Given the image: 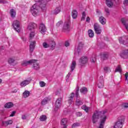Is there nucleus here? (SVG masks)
Masks as SVG:
<instances>
[{
	"mask_svg": "<svg viewBox=\"0 0 128 128\" xmlns=\"http://www.w3.org/2000/svg\"><path fill=\"white\" fill-rule=\"evenodd\" d=\"M106 110L100 112V111H96L92 115V122L94 124L98 122L99 118L100 120V124L98 128H104V122L106 120Z\"/></svg>",
	"mask_w": 128,
	"mask_h": 128,
	"instance_id": "1",
	"label": "nucleus"
},
{
	"mask_svg": "<svg viewBox=\"0 0 128 128\" xmlns=\"http://www.w3.org/2000/svg\"><path fill=\"white\" fill-rule=\"evenodd\" d=\"M124 122V116H121L118 118V120L116 123L114 128H122Z\"/></svg>",
	"mask_w": 128,
	"mask_h": 128,
	"instance_id": "2",
	"label": "nucleus"
},
{
	"mask_svg": "<svg viewBox=\"0 0 128 128\" xmlns=\"http://www.w3.org/2000/svg\"><path fill=\"white\" fill-rule=\"evenodd\" d=\"M40 6H38V4H34L31 8V12L34 16H36L40 12Z\"/></svg>",
	"mask_w": 128,
	"mask_h": 128,
	"instance_id": "3",
	"label": "nucleus"
},
{
	"mask_svg": "<svg viewBox=\"0 0 128 128\" xmlns=\"http://www.w3.org/2000/svg\"><path fill=\"white\" fill-rule=\"evenodd\" d=\"M37 2L38 3L35 4L40 6V8H41L42 12H46V2L44 0H39Z\"/></svg>",
	"mask_w": 128,
	"mask_h": 128,
	"instance_id": "4",
	"label": "nucleus"
},
{
	"mask_svg": "<svg viewBox=\"0 0 128 128\" xmlns=\"http://www.w3.org/2000/svg\"><path fill=\"white\" fill-rule=\"evenodd\" d=\"M42 46L44 48H48L50 46L51 50H54L56 48V42L54 41H50L49 44L44 42L43 43Z\"/></svg>",
	"mask_w": 128,
	"mask_h": 128,
	"instance_id": "5",
	"label": "nucleus"
},
{
	"mask_svg": "<svg viewBox=\"0 0 128 128\" xmlns=\"http://www.w3.org/2000/svg\"><path fill=\"white\" fill-rule=\"evenodd\" d=\"M70 28V20H69L68 21L65 22L63 26L62 30L64 32H68Z\"/></svg>",
	"mask_w": 128,
	"mask_h": 128,
	"instance_id": "6",
	"label": "nucleus"
},
{
	"mask_svg": "<svg viewBox=\"0 0 128 128\" xmlns=\"http://www.w3.org/2000/svg\"><path fill=\"white\" fill-rule=\"evenodd\" d=\"M12 26L16 32H20V21L18 20H16L14 21Z\"/></svg>",
	"mask_w": 128,
	"mask_h": 128,
	"instance_id": "7",
	"label": "nucleus"
},
{
	"mask_svg": "<svg viewBox=\"0 0 128 128\" xmlns=\"http://www.w3.org/2000/svg\"><path fill=\"white\" fill-rule=\"evenodd\" d=\"M94 29L96 34H102V29H100V26L98 24L95 23L94 24Z\"/></svg>",
	"mask_w": 128,
	"mask_h": 128,
	"instance_id": "8",
	"label": "nucleus"
},
{
	"mask_svg": "<svg viewBox=\"0 0 128 128\" xmlns=\"http://www.w3.org/2000/svg\"><path fill=\"white\" fill-rule=\"evenodd\" d=\"M68 118H63L60 120V124L62 126L63 128H68Z\"/></svg>",
	"mask_w": 128,
	"mask_h": 128,
	"instance_id": "9",
	"label": "nucleus"
},
{
	"mask_svg": "<svg viewBox=\"0 0 128 128\" xmlns=\"http://www.w3.org/2000/svg\"><path fill=\"white\" fill-rule=\"evenodd\" d=\"M88 57L83 56L80 59L79 62H80L81 66H82L84 64H86L88 62Z\"/></svg>",
	"mask_w": 128,
	"mask_h": 128,
	"instance_id": "10",
	"label": "nucleus"
},
{
	"mask_svg": "<svg viewBox=\"0 0 128 128\" xmlns=\"http://www.w3.org/2000/svg\"><path fill=\"white\" fill-rule=\"evenodd\" d=\"M39 31L41 34H44L46 32V27L44 24L41 23L39 26Z\"/></svg>",
	"mask_w": 128,
	"mask_h": 128,
	"instance_id": "11",
	"label": "nucleus"
},
{
	"mask_svg": "<svg viewBox=\"0 0 128 128\" xmlns=\"http://www.w3.org/2000/svg\"><path fill=\"white\" fill-rule=\"evenodd\" d=\"M121 58H128V50H124L120 54Z\"/></svg>",
	"mask_w": 128,
	"mask_h": 128,
	"instance_id": "12",
	"label": "nucleus"
},
{
	"mask_svg": "<svg viewBox=\"0 0 128 128\" xmlns=\"http://www.w3.org/2000/svg\"><path fill=\"white\" fill-rule=\"evenodd\" d=\"M38 28L36 24L31 22L29 24L28 30H34V28Z\"/></svg>",
	"mask_w": 128,
	"mask_h": 128,
	"instance_id": "13",
	"label": "nucleus"
},
{
	"mask_svg": "<svg viewBox=\"0 0 128 128\" xmlns=\"http://www.w3.org/2000/svg\"><path fill=\"white\" fill-rule=\"evenodd\" d=\"M36 62L34 60H30L29 61H25L22 64V66H26L28 64H32V62Z\"/></svg>",
	"mask_w": 128,
	"mask_h": 128,
	"instance_id": "14",
	"label": "nucleus"
},
{
	"mask_svg": "<svg viewBox=\"0 0 128 128\" xmlns=\"http://www.w3.org/2000/svg\"><path fill=\"white\" fill-rule=\"evenodd\" d=\"M36 46V41H32L30 45V52H32Z\"/></svg>",
	"mask_w": 128,
	"mask_h": 128,
	"instance_id": "15",
	"label": "nucleus"
},
{
	"mask_svg": "<svg viewBox=\"0 0 128 128\" xmlns=\"http://www.w3.org/2000/svg\"><path fill=\"white\" fill-rule=\"evenodd\" d=\"M114 0H106V6H108V8H112Z\"/></svg>",
	"mask_w": 128,
	"mask_h": 128,
	"instance_id": "16",
	"label": "nucleus"
},
{
	"mask_svg": "<svg viewBox=\"0 0 128 128\" xmlns=\"http://www.w3.org/2000/svg\"><path fill=\"white\" fill-rule=\"evenodd\" d=\"M62 98H58L56 100L55 104L56 108H60V106H62Z\"/></svg>",
	"mask_w": 128,
	"mask_h": 128,
	"instance_id": "17",
	"label": "nucleus"
},
{
	"mask_svg": "<svg viewBox=\"0 0 128 128\" xmlns=\"http://www.w3.org/2000/svg\"><path fill=\"white\" fill-rule=\"evenodd\" d=\"M108 52H105L101 54V58L102 60H106L108 58Z\"/></svg>",
	"mask_w": 128,
	"mask_h": 128,
	"instance_id": "18",
	"label": "nucleus"
},
{
	"mask_svg": "<svg viewBox=\"0 0 128 128\" xmlns=\"http://www.w3.org/2000/svg\"><path fill=\"white\" fill-rule=\"evenodd\" d=\"M30 80H24L20 83V86L22 87L26 86H28V84H30Z\"/></svg>",
	"mask_w": 128,
	"mask_h": 128,
	"instance_id": "19",
	"label": "nucleus"
},
{
	"mask_svg": "<svg viewBox=\"0 0 128 128\" xmlns=\"http://www.w3.org/2000/svg\"><path fill=\"white\" fill-rule=\"evenodd\" d=\"M36 61L34 62H32L34 66V68L36 70H40V64L36 62H38V60H34Z\"/></svg>",
	"mask_w": 128,
	"mask_h": 128,
	"instance_id": "20",
	"label": "nucleus"
},
{
	"mask_svg": "<svg viewBox=\"0 0 128 128\" xmlns=\"http://www.w3.org/2000/svg\"><path fill=\"white\" fill-rule=\"evenodd\" d=\"M98 88H102L104 86V80H100L98 82Z\"/></svg>",
	"mask_w": 128,
	"mask_h": 128,
	"instance_id": "21",
	"label": "nucleus"
},
{
	"mask_svg": "<svg viewBox=\"0 0 128 128\" xmlns=\"http://www.w3.org/2000/svg\"><path fill=\"white\" fill-rule=\"evenodd\" d=\"M50 98H45L41 102L42 106H46V104L48 102H50Z\"/></svg>",
	"mask_w": 128,
	"mask_h": 128,
	"instance_id": "22",
	"label": "nucleus"
},
{
	"mask_svg": "<svg viewBox=\"0 0 128 128\" xmlns=\"http://www.w3.org/2000/svg\"><path fill=\"white\" fill-rule=\"evenodd\" d=\"M84 104V102L82 101V100L78 98H76V106H82V104Z\"/></svg>",
	"mask_w": 128,
	"mask_h": 128,
	"instance_id": "23",
	"label": "nucleus"
},
{
	"mask_svg": "<svg viewBox=\"0 0 128 128\" xmlns=\"http://www.w3.org/2000/svg\"><path fill=\"white\" fill-rule=\"evenodd\" d=\"M99 22L102 24H106V20L104 16H101L99 18Z\"/></svg>",
	"mask_w": 128,
	"mask_h": 128,
	"instance_id": "24",
	"label": "nucleus"
},
{
	"mask_svg": "<svg viewBox=\"0 0 128 128\" xmlns=\"http://www.w3.org/2000/svg\"><path fill=\"white\" fill-rule=\"evenodd\" d=\"M72 16L73 18H78V11L76 10H72Z\"/></svg>",
	"mask_w": 128,
	"mask_h": 128,
	"instance_id": "25",
	"label": "nucleus"
},
{
	"mask_svg": "<svg viewBox=\"0 0 128 128\" xmlns=\"http://www.w3.org/2000/svg\"><path fill=\"white\" fill-rule=\"evenodd\" d=\"M14 106V104L12 102H8L4 104V108H12Z\"/></svg>",
	"mask_w": 128,
	"mask_h": 128,
	"instance_id": "26",
	"label": "nucleus"
},
{
	"mask_svg": "<svg viewBox=\"0 0 128 128\" xmlns=\"http://www.w3.org/2000/svg\"><path fill=\"white\" fill-rule=\"evenodd\" d=\"M84 44L82 42H80L78 44V52H80V50H82V48H84Z\"/></svg>",
	"mask_w": 128,
	"mask_h": 128,
	"instance_id": "27",
	"label": "nucleus"
},
{
	"mask_svg": "<svg viewBox=\"0 0 128 128\" xmlns=\"http://www.w3.org/2000/svg\"><path fill=\"white\" fill-rule=\"evenodd\" d=\"M88 34L90 38H94V30H88Z\"/></svg>",
	"mask_w": 128,
	"mask_h": 128,
	"instance_id": "28",
	"label": "nucleus"
},
{
	"mask_svg": "<svg viewBox=\"0 0 128 128\" xmlns=\"http://www.w3.org/2000/svg\"><path fill=\"white\" fill-rule=\"evenodd\" d=\"M10 14L12 18L16 17V10L14 9H11L10 10Z\"/></svg>",
	"mask_w": 128,
	"mask_h": 128,
	"instance_id": "29",
	"label": "nucleus"
},
{
	"mask_svg": "<svg viewBox=\"0 0 128 128\" xmlns=\"http://www.w3.org/2000/svg\"><path fill=\"white\" fill-rule=\"evenodd\" d=\"M76 61H73L70 66L71 72H72L76 68Z\"/></svg>",
	"mask_w": 128,
	"mask_h": 128,
	"instance_id": "30",
	"label": "nucleus"
},
{
	"mask_svg": "<svg viewBox=\"0 0 128 128\" xmlns=\"http://www.w3.org/2000/svg\"><path fill=\"white\" fill-rule=\"evenodd\" d=\"M60 12V7L56 8V9L53 11L54 14H58Z\"/></svg>",
	"mask_w": 128,
	"mask_h": 128,
	"instance_id": "31",
	"label": "nucleus"
},
{
	"mask_svg": "<svg viewBox=\"0 0 128 128\" xmlns=\"http://www.w3.org/2000/svg\"><path fill=\"white\" fill-rule=\"evenodd\" d=\"M119 42L121 44H126V42L124 40V37L120 38Z\"/></svg>",
	"mask_w": 128,
	"mask_h": 128,
	"instance_id": "32",
	"label": "nucleus"
},
{
	"mask_svg": "<svg viewBox=\"0 0 128 128\" xmlns=\"http://www.w3.org/2000/svg\"><path fill=\"white\" fill-rule=\"evenodd\" d=\"M80 92L82 94H86V92H88V88L86 87H82L80 89Z\"/></svg>",
	"mask_w": 128,
	"mask_h": 128,
	"instance_id": "33",
	"label": "nucleus"
},
{
	"mask_svg": "<svg viewBox=\"0 0 128 128\" xmlns=\"http://www.w3.org/2000/svg\"><path fill=\"white\" fill-rule=\"evenodd\" d=\"M30 92H29V91H28V90H26L23 93V96L24 98H28V96H30Z\"/></svg>",
	"mask_w": 128,
	"mask_h": 128,
	"instance_id": "34",
	"label": "nucleus"
},
{
	"mask_svg": "<svg viewBox=\"0 0 128 128\" xmlns=\"http://www.w3.org/2000/svg\"><path fill=\"white\" fill-rule=\"evenodd\" d=\"M81 108H82V110H85V112H88V110H90V108L86 106V105L82 106Z\"/></svg>",
	"mask_w": 128,
	"mask_h": 128,
	"instance_id": "35",
	"label": "nucleus"
},
{
	"mask_svg": "<svg viewBox=\"0 0 128 128\" xmlns=\"http://www.w3.org/2000/svg\"><path fill=\"white\" fill-rule=\"evenodd\" d=\"M13 122L12 120H9L8 121H5L4 122V124L5 126H8V124H12Z\"/></svg>",
	"mask_w": 128,
	"mask_h": 128,
	"instance_id": "36",
	"label": "nucleus"
},
{
	"mask_svg": "<svg viewBox=\"0 0 128 128\" xmlns=\"http://www.w3.org/2000/svg\"><path fill=\"white\" fill-rule=\"evenodd\" d=\"M40 122H44V120H46V115H42L40 116Z\"/></svg>",
	"mask_w": 128,
	"mask_h": 128,
	"instance_id": "37",
	"label": "nucleus"
},
{
	"mask_svg": "<svg viewBox=\"0 0 128 128\" xmlns=\"http://www.w3.org/2000/svg\"><path fill=\"white\" fill-rule=\"evenodd\" d=\"M14 62H15L14 58H10L8 59V63L10 64H14Z\"/></svg>",
	"mask_w": 128,
	"mask_h": 128,
	"instance_id": "38",
	"label": "nucleus"
},
{
	"mask_svg": "<svg viewBox=\"0 0 128 128\" xmlns=\"http://www.w3.org/2000/svg\"><path fill=\"white\" fill-rule=\"evenodd\" d=\"M80 90V87L78 86L76 88V98H78L79 94H78V91Z\"/></svg>",
	"mask_w": 128,
	"mask_h": 128,
	"instance_id": "39",
	"label": "nucleus"
},
{
	"mask_svg": "<svg viewBox=\"0 0 128 128\" xmlns=\"http://www.w3.org/2000/svg\"><path fill=\"white\" fill-rule=\"evenodd\" d=\"M115 72H122V68L120 65H118L116 68Z\"/></svg>",
	"mask_w": 128,
	"mask_h": 128,
	"instance_id": "40",
	"label": "nucleus"
},
{
	"mask_svg": "<svg viewBox=\"0 0 128 128\" xmlns=\"http://www.w3.org/2000/svg\"><path fill=\"white\" fill-rule=\"evenodd\" d=\"M104 70L105 72H108L110 70V68L108 66H105L104 68Z\"/></svg>",
	"mask_w": 128,
	"mask_h": 128,
	"instance_id": "41",
	"label": "nucleus"
},
{
	"mask_svg": "<svg viewBox=\"0 0 128 128\" xmlns=\"http://www.w3.org/2000/svg\"><path fill=\"white\" fill-rule=\"evenodd\" d=\"M34 36V32H32L30 33V40H32V38H33Z\"/></svg>",
	"mask_w": 128,
	"mask_h": 128,
	"instance_id": "42",
	"label": "nucleus"
},
{
	"mask_svg": "<svg viewBox=\"0 0 128 128\" xmlns=\"http://www.w3.org/2000/svg\"><path fill=\"white\" fill-rule=\"evenodd\" d=\"M86 12H83L82 14V17L81 18V20H86Z\"/></svg>",
	"mask_w": 128,
	"mask_h": 128,
	"instance_id": "43",
	"label": "nucleus"
},
{
	"mask_svg": "<svg viewBox=\"0 0 128 128\" xmlns=\"http://www.w3.org/2000/svg\"><path fill=\"white\" fill-rule=\"evenodd\" d=\"M76 126H80V123H78V122L74 123L72 125V128H76Z\"/></svg>",
	"mask_w": 128,
	"mask_h": 128,
	"instance_id": "44",
	"label": "nucleus"
},
{
	"mask_svg": "<svg viewBox=\"0 0 128 128\" xmlns=\"http://www.w3.org/2000/svg\"><path fill=\"white\" fill-rule=\"evenodd\" d=\"M40 84L41 88H44V86H46V83L44 82H40Z\"/></svg>",
	"mask_w": 128,
	"mask_h": 128,
	"instance_id": "45",
	"label": "nucleus"
},
{
	"mask_svg": "<svg viewBox=\"0 0 128 128\" xmlns=\"http://www.w3.org/2000/svg\"><path fill=\"white\" fill-rule=\"evenodd\" d=\"M74 93L72 92L70 98V102H72V98H74Z\"/></svg>",
	"mask_w": 128,
	"mask_h": 128,
	"instance_id": "46",
	"label": "nucleus"
},
{
	"mask_svg": "<svg viewBox=\"0 0 128 128\" xmlns=\"http://www.w3.org/2000/svg\"><path fill=\"white\" fill-rule=\"evenodd\" d=\"M91 62H95L96 60V56L94 57H92L90 59Z\"/></svg>",
	"mask_w": 128,
	"mask_h": 128,
	"instance_id": "47",
	"label": "nucleus"
},
{
	"mask_svg": "<svg viewBox=\"0 0 128 128\" xmlns=\"http://www.w3.org/2000/svg\"><path fill=\"white\" fill-rule=\"evenodd\" d=\"M64 24V22H62V21H60L56 23V26H60V24Z\"/></svg>",
	"mask_w": 128,
	"mask_h": 128,
	"instance_id": "48",
	"label": "nucleus"
},
{
	"mask_svg": "<svg viewBox=\"0 0 128 128\" xmlns=\"http://www.w3.org/2000/svg\"><path fill=\"white\" fill-rule=\"evenodd\" d=\"M123 4L124 6H128V0H124Z\"/></svg>",
	"mask_w": 128,
	"mask_h": 128,
	"instance_id": "49",
	"label": "nucleus"
},
{
	"mask_svg": "<svg viewBox=\"0 0 128 128\" xmlns=\"http://www.w3.org/2000/svg\"><path fill=\"white\" fill-rule=\"evenodd\" d=\"M16 111H13L11 114H10V116H14V114H16Z\"/></svg>",
	"mask_w": 128,
	"mask_h": 128,
	"instance_id": "50",
	"label": "nucleus"
},
{
	"mask_svg": "<svg viewBox=\"0 0 128 128\" xmlns=\"http://www.w3.org/2000/svg\"><path fill=\"white\" fill-rule=\"evenodd\" d=\"M105 12H106V14H110V10L108 9V8H106Z\"/></svg>",
	"mask_w": 128,
	"mask_h": 128,
	"instance_id": "51",
	"label": "nucleus"
},
{
	"mask_svg": "<svg viewBox=\"0 0 128 128\" xmlns=\"http://www.w3.org/2000/svg\"><path fill=\"white\" fill-rule=\"evenodd\" d=\"M7 1L6 0H0V4H6Z\"/></svg>",
	"mask_w": 128,
	"mask_h": 128,
	"instance_id": "52",
	"label": "nucleus"
},
{
	"mask_svg": "<svg viewBox=\"0 0 128 128\" xmlns=\"http://www.w3.org/2000/svg\"><path fill=\"white\" fill-rule=\"evenodd\" d=\"M70 46V42L66 41L65 42V46Z\"/></svg>",
	"mask_w": 128,
	"mask_h": 128,
	"instance_id": "53",
	"label": "nucleus"
},
{
	"mask_svg": "<svg viewBox=\"0 0 128 128\" xmlns=\"http://www.w3.org/2000/svg\"><path fill=\"white\" fill-rule=\"evenodd\" d=\"M125 78H126V80H128V72H126L125 74Z\"/></svg>",
	"mask_w": 128,
	"mask_h": 128,
	"instance_id": "54",
	"label": "nucleus"
},
{
	"mask_svg": "<svg viewBox=\"0 0 128 128\" xmlns=\"http://www.w3.org/2000/svg\"><path fill=\"white\" fill-rule=\"evenodd\" d=\"M90 17L89 16L87 17L86 19V22H90Z\"/></svg>",
	"mask_w": 128,
	"mask_h": 128,
	"instance_id": "55",
	"label": "nucleus"
},
{
	"mask_svg": "<svg viewBox=\"0 0 128 128\" xmlns=\"http://www.w3.org/2000/svg\"><path fill=\"white\" fill-rule=\"evenodd\" d=\"M124 106L125 108H128V103H126Z\"/></svg>",
	"mask_w": 128,
	"mask_h": 128,
	"instance_id": "56",
	"label": "nucleus"
},
{
	"mask_svg": "<svg viewBox=\"0 0 128 128\" xmlns=\"http://www.w3.org/2000/svg\"><path fill=\"white\" fill-rule=\"evenodd\" d=\"M22 120H26V115H22Z\"/></svg>",
	"mask_w": 128,
	"mask_h": 128,
	"instance_id": "57",
	"label": "nucleus"
},
{
	"mask_svg": "<svg viewBox=\"0 0 128 128\" xmlns=\"http://www.w3.org/2000/svg\"><path fill=\"white\" fill-rule=\"evenodd\" d=\"M72 102L70 101V99L68 100L69 104H72Z\"/></svg>",
	"mask_w": 128,
	"mask_h": 128,
	"instance_id": "58",
	"label": "nucleus"
},
{
	"mask_svg": "<svg viewBox=\"0 0 128 128\" xmlns=\"http://www.w3.org/2000/svg\"><path fill=\"white\" fill-rule=\"evenodd\" d=\"M77 114H79V116H82V113L80 112H79L78 113H77Z\"/></svg>",
	"mask_w": 128,
	"mask_h": 128,
	"instance_id": "59",
	"label": "nucleus"
},
{
	"mask_svg": "<svg viewBox=\"0 0 128 128\" xmlns=\"http://www.w3.org/2000/svg\"><path fill=\"white\" fill-rule=\"evenodd\" d=\"M102 78H103L102 76H100V78H102L101 80H102Z\"/></svg>",
	"mask_w": 128,
	"mask_h": 128,
	"instance_id": "60",
	"label": "nucleus"
},
{
	"mask_svg": "<svg viewBox=\"0 0 128 128\" xmlns=\"http://www.w3.org/2000/svg\"><path fill=\"white\" fill-rule=\"evenodd\" d=\"M2 79H0V84H2Z\"/></svg>",
	"mask_w": 128,
	"mask_h": 128,
	"instance_id": "61",
	"label": "nucleus"
},
{
	"mask_svg": "<svg viewBox=\"0 0 128 128\" xmlns=\"http://www.w3.org/2000/svg\"><path fill=\"white\" fill-rule=\"evenodd\" d=\"M50 0H46L47 2H50Z\"/></svg>",
	"mask_w": 128,
	"mask_h": 128,
	"instance_id": "62",
	"label": "nucleus"
},
{
	"mask_svg": "<svg viewBox=\"0 0 128 128\" xmlns=\"http://www.w3.org/2000/svg\"><path fill=\"white\" fill-rule=\"evenodd\" d=\"M69 76H70V74H68Z\"/></svg>",
	"mask_w": 128,
	"mask_h": 128,
	"instance_id": "63",
	"label": "nucleus"
},
{
	"mask_svg": "<svg viewBox=\"0 0 128 128\" xmlns=\"http://www.w3.org/2000/svg\"><path fill=\"white\" fill-rule=\"evenodd\" d=\"M16 128H18L16 127Z\"/></svg>",
	"mask_w": 128,
	"mask_h": 128,
	"instance_id": "64",
	"label": "nucleus"
}]
</instances>
